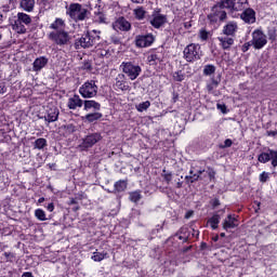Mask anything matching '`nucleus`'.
Returning <instances> with one entry per match:
<instances>
[{
  "label": "nucleus",
  "instance_id": "nucleus-57",
  "mask_svg": "<svg viewBox=\"0 0 277 277\" xmlns=\"http://www.w3.org/2000/svg\"><path fill=\"white\" fill-rule=\"evenodd\" d=\"M192 26H193L192 21L184 23V28L186 29H192Z\"/></svg>",
  "mask_w": 277,
  "mask_h": 277
},
{
  "label": "nucleus",
  "instance_id": "nucleus-4",
  "mask_svg": "<svg viewBox=\"0 0 277 277\" xmlns=\"http://www.w3.org/2000/svg\"><path fill=\"white\" fill-rule=\"evenodd\" d=\"M67 16L71 18L75 23H83L90 18V10L83 8L81 3H70L66 10Z\"/></svg>",
  "mask_w": 277,
  "mask_h": 277
},
{
  "label": "nucleus",
  "instance_id": "nucleus-37",
  "mask_svg": "<svg viewBox=\"0 0 277 277\" xmlns=\"http://www.w3.org/2000/svg\"><path fill=\"white\" fill-rule=\"evenodd\" d=\"M172 79H173V81H176L177 83L185 81V71H183V69L174 71L172 75Z\"/></svg>",
  "mask_w": 277,
  "mask_h": 277
},
{
  "label": "nucleus",
  "instance_id": "nucleus-16",
  "mask_svg": "<svg viewBox=\"0 0 277 277\" xmlns=\"http://www.w3.org/2000/svg\"><path fill=\"white\" fill-rule=\"evenodd\" d=\"M131 28V22H129L124 16H119L115 22H113V29L115 31H129Z\"/></svg>",
  "mask_w": 277,
  "mask_h": 277
},
{
  "label": "nucleus",
  "instance_id": "nucleus-20",
  "mask_svg": "<svg viewBox=\"0 0 277 277\" xmlns=\"http://www.w3.org/2000/svg\"><path fill=\"white\" fill-rule=\"evenodd\" d=\"M111 53H109V49L107 47L103 48L100 43L94 49V60H109Z\"/></svg>",
  "mask_w": 277,
  "mask_h": 277
},
{
  "label": "nucleus",
  "instance_id": "nucleus-33",
  "mask_svg": "<svg viewBox=\"0 0 277 277\" xmlns=\"http://www.w3.org/2000/svg\"><path fill=\"white\" fill-rule=\"evenodd\" d=\"M91 259L95 263H101V261H105V259H109V253H107V251H103V252L95 251L93 252V255L91 256Z\"/></svg>",
  "mask_w": 277,
  "mask_h": 277
},
{
  "label": "nucleus",
  "instance_id": "nucleus-43",
  "mask_svg": "<svg viewBox=\"0 0 277 277\" xmlns=\"http://www.w3.org/2000/svg\"><path fill=\"white\" fill-rule=\"evenodd\" d=\"M149 107H150V101H145L136 105V110L142 113V111H146V109H148Z\"/></svg>",
  "mask_w": 277,
  "mask_h": 277
},
{
  "label": "nucleus",
  "instance_id": "nucleus-12",
  "mask_svg": "<svg viewBox=\"0 0 277 277\" xmlns=\"http://www.w3.org/2000/svg\"><path fill=\"white\" fill-rule=\"evenodd\" d=\"M196 168H198V163L192 164L189 170V175L185 176V181L188 185L189 184L192 185L198 181H205V177L202 176V174H205V169L203 168L196 169Z\"/></svg>",
  "mask_w": 277,
  "mask_h": 277
},
{
  "label": "nucleus",
  "instance_id": "nucleus-32",
  "mask_svg": "<svg viewBox=\"0 0 277 277\" xmlns=\"http://www.w3.org/2000/svg\"><path fill=\"white\" fill-rule=\"evenodd\" d=\"M36 5V0H22L19 3V8L25 12H34V8Z\"/></svg>",
  "mask_w": 277,
  "mask_h": 277
},
{
  "label": "nucleus",
  "instance_id": "nucleus-11",
  "mask_svg": "<svg viewBox=\"0 0 277 277\" xmlns=\"http://www.w3.org/2000/svg\"><path fill=\"white\" fill-rule=\"evenodd\" d=\"M166 23H168V15L161 14V9L156 8L151 13L149 24L151 27H154V29H161Z\"/></svg>",
  "mask_w": 277,
  "mask_h": 277
},
{
  "label": "nucleus",
  "instance_id": "nucleus-34",
  "mask_svg": "<svg viewBox=\"0 0 277 277\" xmlns=\"http://www.w3.org/2000/svg\"><path fill=\"white\" fill-rule=\"evenodd\" d=\"M215 70H217V67L213 64H207L203 66L202 75L203 77H213L215 75Z\"/></svg>",
  "mask_w": 277,
  "mask_h": 277
},
{
  "label": "nucleus",
  "instance_id": "nucleus-53",
  "mask_svg": "<svg viewBox=\"0 0 277 277\" xmlns=\"http://www.w3.org/2000/svg\"><path fill=\"white\" fill-rule=\"evenodd\" d=\"M8 92V87L5 85V82H0V94H5Z\"/></svg>",
  "mask_w": 277,
  "mask_h": 277
},
{
  "label": "nucleus",
  "instance_id": "nucleus-2",
  "mask_svg": "<svg viewBox=\"0 0 277 277\" xmlns=\"http://www.w3.org/2000/svg\"><path fill=\"white\" fill-rule=\"evenodd\" d=\"M237 31H239V24L235 21H229L223 26L220 36L216 38L223 51H230L233 44H235Z\"/></svg>",
  "mask_w": 277,
  "mask_h": 277
},
{
  "label": "nucleus",
  "instance_id": "nucleus-25",
  "mask_svg": "<svg viewBox=\"0 0 277 277\" xmlns=\"http://www.w3.org/2000/svg\"><path fill=\"white\" fill-rule=\"evenodd\" d=\"M147 62L149 66H157V64H161V62H163V53L153 52L147 56Z\"/></svg>",
  "mask_w": 277,
  "mask_h": 277
},
{
  "label": "nucleus",
  "instance_id": "nucleus-45",
  "mask_svg": "<svg viewBox=\"0 0 277 277\" xmlns=\"http://www.w3.org/2000/svg\"><path fill=\"white\" fill-rule=\"evenodd\" d=\"M260 183H267L269 181V173L263 171L259 176Z\"/></svg>",
  "mask_w": 277,
  "mask_h": 277
},
{
  "label": "nucleus",
  "instance_id": "nucleus-7",
  "mask_svg": "<svg viewBox=\"0 0 277 277\" xmlns=\"http://www.w3.org/2000/svg\"><path fill=\"white\" fill-rule=\"evenodd\" d=\"M202 57V51L200 44L190 43L184 48L183 58L188 62V64H194Z\"/></svg>",
  "mask_w": 277,
  "mask_h": 277
},
{
  "label": "nucleus",
  "instance_id": "nucleus-35",
  "mask_svg": "<svg viewBox=\"0 0 277 277\" xmlns=\"http://www.w3.org/2000/svg\"><path fill=\"white\" fill-rule=\"evenodd\" d=\"M133 15L136 21H144L146 18V10H144V6H138L133 10Z\"/></svg>",
  "mask_w": 277,
  "mask_h": 277
},
{
  "label": "nucleus",
  "instance_id": "nucleus-13",
  "mask_svg": "<svg viewBox=\"0 0 277 277\" xmlns=\"http://www.w3.org/2000/svg\"><path fill=\"white\" fill-rule=\"evenodd\" d=\"M251 44L256 51H261L267 44V36L264 35L263 30L255 29L252 32Z\"/></svg>",
  "mask_w": 277,
  "mask_h": 277
},
{
  "label": "nucleus",
  "instance_id": "nucleus-55",
  "mask_svg": "<svg viewBox=\"0 0 277 277\" xmlns=\"http://www.w3.org/2000/svg\"><path fill=\"white\" fill-rule=\"evenodd\" d=\"M66 129L69 133H75V131H77V128L75 127V124H67Z\"/></svg>",
  "mask_w": 277,
  "mask_h": 277
},
{
  "label": "nucleus",
  "instance_id": "nucleus-22",
  "mask_svg": "<svg viewBox=\"0 0 277 277\" xmlns=\"http://www.w3.org/2000/svg\"><path fill=\"white\" fill-rule=\"evenodd\" d=\"M115 90H120L121 92H128V90H131V87L129 85V82L124 80V74H120L115 82Z\"/></svg>",
  "mask_w": 277,
  "mask_h": 277
},
{
  "label": "nucleus",
  "instance_id": "nucleus-38",
  "mask_svg": "<svg viewBox=\"0 0 277 277\" xmlns=\"http://www.w3.org/2000/svg\"><path fill=\"white\" fill-rule=\"evenodd\" d=\"M34 148H36L37 150H42V148L47 147V138L44 137H40L37 138L34 143H32Z\"/></svg>",
  "mask_w": 277,
  "mask_h": 277
},
{
  "label": "nucleus",
  "instance_id": "nucleus-51",
  "mask_svg": "<svg viewBox=\"0 0 277 277\" xmlns=\"http://www.w3.org/2000/svg\"><path fill=\"white\" fill-rule=\"evenodd\" d=\"M216 108L220 109V111H222V114H228L226 104H216Z\"/></svg>",
  "mask_w": 277,
  "mask_h": 277
},
{
  "label": "nucleus",
  "instance_id": "nucleus-39",
  "mask_svg": "<svg viewBox=\"0 0 277 277\" xmlns=\"http://www.w3.org/2000/svg\"><path fill=\"white\" fill-rule=\"evenodd\" d=\"M198 38L201 40V42H207L209 38H211V32L208 31L207 28L199 29Z\"/></svg>",
  "mask_w": 277,
  "mask_h": 277
},
{
  "label": "nucleus",
  "instance_id": "nucleus-10",
  "mask_svg": "<svg viewBox=\"0 0 277 277\" xmlns=\"http://www.w3.org/2000/svg\"><path fill=\"white\" fill-rule=\"evenodd\" d=\"M24 25H31V16L27 13H17V19L13 25V29L18 34H27V28Z\"/></svg>",
  "mask_w": 277,
  "mask_h": 277
},
{
  "label": "nucleus",
  "instance_id": "nucleus-29",
  "mask_svg": "<svg viewBox=\"0 0 277 277\" xmlns=\"http://www.w3.org/2000/svg\"><path fill=\"white\" fill-rule=\"evenodd\" d=\"M82 105L84 111H90V109H94V111H101V103L94 100H85L83 101Z\"/></svg>",
  "mask_w": 277,
  "mask_h": 277
},
{
  "label": "nucleus",
  "instance_id": "nucleus-56",
  "mask_svg": "<svg viewBox=\"0 0 277 277\" xmlns=\"http://www.w3.org/2000/svg\"><path fill=\"white\" fill-rule=\"evenodd\" d=\"M172 101H173V103H176L179 101V93H176V92L172 93Z\"/></svg>",
  "mask_w": 277,
  "mask_h": 277
},
{
  "label": "nucleus",
  "instance_id": "nucleus-23",
  "mask_svg": "<svg viewBox=\"0 0 277 277\" xmlns=\"http://www.w3.org/2000/svg\"><path fill=\"white\" fill-rule=\"evenodd\" d=\"M129 186V180H119L115 182L114 189L109 192V194H122V192H127V187Z\"/></svg>",
  "mask_w": 277,
  "mask_h": 277
},
{
  "label": "nucleus",
  "instance_id": "nucleus-36",
  "mask_svg": "<svg viewBox=\"0 0 277 277\" xmlns=\"http://www.w3.org/2000/svg\"><path fill=\"white\" fill-rule=\"evenodd\" d=\"M94 23H98L100 25L107 23V17L105 16V13L101 11V9L94 12Z\"/></svg>",
  "mask_w": 277,
  "mask_h": 277
},
{
  "label": "nucleus",
  "instance_id": "nucleus-5",
  "mask_svg": "<svg viewBox=\"0 0 277 277\" xmlns=\"http://www.w3.org/2000/svg\"><path fill=\"white\" fill-rule=\"evenodd\" d=\"M103 140V134L101 132L89 133L84 137L81 138L78 148L80 153H88L90 148H94L98 142Z\"/></svg>",
  "mask_w": 277,
  "mask_h": 277
},
{
  "label": "nucleus",
  "instance_id": "nucleus-59",
  "mask_svg": "<svg viewBox=\"0 0 277 277\" xmlns=\"http://www.w3.org/2000/svg\"><path fill=\"white\" fill-rule=\"evenodd\" d=\"M68 205H79V202L77 201V199L75 198H70V200L68 201Z\"/></svg>",
  "mask_w": 277,
  "mask_h": 277
},
{
  "label": "nucleus",
  "instance_id": "nucleus-46",
  "mask_svg": "<svg viewBox=\"0 0 277 277\" xmlns=\"http://www.w3.org/2000/svg\"><path fill=\"white\" fill-rule=\"evenodd\" d=\"M267 36H268V40H271L272 42H276L277 40L276 29H269L267 31Z\"/></svg>",
  "mask_w": 277,
  "mask_h": 277
},
{
  "label": "nucleus",
  "instance_id": "nucleus-14",
  "mask_svg": "<svg viewBox=\"0 0 277 277\" xmlns=\"http://www.w3.org/2000/svg\"><path fill=\"white\" fill-rule=\"evenodd\" d=\"M134 43L137 49H148V47H153L155 43V35L150 32L145 35H137L135 37Z\"/></svg>",
  "mask_w": 277,
  "mask_h": 277
},
{
  "label": "nucleus",
  "instance_id": "nucleus-15",
  "mask_svg": "<svg viewBox=\"0 0 277 277\" xmlns=\"http://www.w3.org/2000/svg\"><path fill=\"white\" fill-rule=\"evenodd\" d=\"M258 161L260 163H268V161H272L273 168H277V150L267 148L266 151H262L258 156Z\"/></svg>",
  "mask_w": 277,
  "mask_h": 277
},
{
  "label": "nucleus",
  "instance_id": "nucleus-58",
  "mask_svg": "<svg viewBox=\"0 0 277 277\" xmlns=\"http://www.w3.org/2000/svg\"><path fill=\"white\" fill-rule=\"evenodd\" d=\"M22 277H34V273L25 272V273L22 274Z\"/></svg>",
  "mask_w": 277,
  "mask_h": 277
},
{
  "label": "nucleus",
  "instance_id": "nucleus-60",
  "mask_svg": "<svg viewBox=\"0 0 277 277\" xmlns=\"http://www.w3.org/2000/svg\"><path fill=\"white\" fill-rule=\"evenodd\" d=\"M207 248H208L207 242H201L200 249H201V250H207Z\"/></svg>",
  "mask_w": 277,
  "mask_h": 277
},
{
  "label": "nucleus",
  "instance_id": "nucleus-50",
  "mask_svg": "<svg viewBox=\"0 0 277 277\" xmlns=\"http://www.w3.org/2000/svg\"><path fill=\"white\" fill-rule=\"evenodd\" d=\"M163 181H166L167 185L172 183V173H162Z\"/></svg>",
  "mask_w": 277,
  "mask_h": 277
},
{
  "label": "nucleus",
  "instance_id": "nucleus-62",
  "mask_svg": "<svg viewBox=\"0 0 277 277\" xmlns=\"http://www.w3.org/2000/svg\"><path fill=\"white\" fill-rule=\"evenodd\" d=\"M79 209H81V207H79L78 205L75 206V207L72 208L74 213H77V211H79Z\"/></svg>",
  "mask_w": 277,
  "mask_h": 277
},
{
  "label": "nucleus",
  "instance_id": "nucleus-6",
  "mask_svg": "<svg viewBox=\"0 0 277 277\" xmlns=\"http://www.w3.org/2000/svg\"><path fill=\"white\" fill-rule=\"evenodd\" d=\"M48 39L56 44V47H66L70 44V34L66 29L53 30L48 34Z\"/></svg>",
  "mask_w": 277,
  "mask_h": 277
},
{
  "label": "nucleus",
  "instance_id": "nucleus-42",
  "mask_svg": "<svg viewBox=\"0 0 277 277\" xmlns=\"http://www.w3.org/2000/svg\"><path fill=\"white\" fill-rule=\"evenodd\" d=\"M3 256L5 258V263H14L16 261V253L14 252H4Z\"/></svg>",
  "mask_w": 277,
  "mask_h": 277
},
{
  "label": "nucleus",
  "instance_id": "nucleus-30",
  "mask_svg": "<svg viewBox=\"0 0 277 277\" xmlns=\"http://www.w3.org/2000/svg\"><path fill=\"white\" fill-rule=\"evenodd\" d=\"M50 29H53V31L66 29V22L61 17H56L54 22L50 25Z\"/></svg>",
  "mask_w": 277,
  "mask_h": 277
},
{
  "label": "nucleus",
  "instance_id": "nucleus-18",
  "mask_svg": "<svg viewBox=\"0 0 277 277\" xmlns=\"http://www.w3.org/2000/svg\"><path fill=\"white\" fill-rule=\"evenodd\" d=\"M222 226H223V230H230L232 228H237V226H239V219L236 214H228L223 223H222Z\"/></svg>",
  "mask_w": 277,
  "mask_h": 277
},
{
  "label": "nucleus",
  "instance_id": "nucleus-52",
  "mask_svg": "<svg viewBox=\"0 0 277 277\" xmlns=\"http://www.w3.org/2000/svg\"><path fill=\"white\" fill-rule=\"evenodd\" d=\"M210 205L212 207V209H216V207H220L221 202L219 198H214L210 201Z\"/></svg>",
  "mask_w": 277,
  "mask_h": 277
},
{
  "label": "nucleus",
  "instance_id": "nucleus-64",
  "mask_svg": "<svg viewBox=\"0 0 277 277\" xmlns=\"http://www.w3.org/2000/svg\"><path fill=\"white\" fill-rule=\"evenodd\" d=\"M212 240H213V241H220V236H219V235L214 236V237L212 238Z\"/></svg>",
  "mask_w": 277,
  "mask_h": 277
},
{
  "label": "nucleus",
  "instance_id": "nucleus-48",
  "mask_svg": "<svg viewBox=\"0 0 277 277\" xmlns=\"http://www.w3.org/2000/svg\"><path fill=\"white\" fill-rule=\"evenodd\" d=\"M82 70H88L89 72L93 70L92 63L90 61H85L82 64Z\"/></svg>",
  "mask_w": 277,
  "mask_h": 277
},
{
  "label": "nucleus",
  "instance_id": "nucleus-63",
  "mask_svg": "<svg viewBox=\"0 0 277 277\" xmlns=\"http://www.w3.org/2000/svg\"><path fill=\"white\" fill-rule=\"evenodd\" d=\"M181 187H183V182H177V183H176V188H177V189H181Z\"/></svg>",
  "mask_w": 277,
  "mask_h": 277
},
{
  "label": "nucleus",
  "instance_id": "nucleus-24",
  "mask_svg": "<svg viewBox=\"0 0 277 277\" xmlns=\"http://www.w3.org/2000/svg\"><path fill=\"white\" fill-rule=\"evenodd\" d=\"M47 64H49V58L47 56L37 57L32 63V70L35 72H40Z\"/></svg>",
  "mask_w": 277,
  "mask_h": 277
},
{
  "label": "nucleus",
  "instance_id": "nucleus-27",
  "mask_svg": "<svg viewBox=\"0 0 277 277\" xmlns=\"http://www.w3.org/2000/svg\"><path fill=\"white\" fill-rule=\"evenodd\" d=\"M220 220H222V216H220V211H217L214 212L210 219H208L207 224L210 225L212 230H217V228H220Z\"/></svg>",
  "mask_w": 277,
  "mask_h": 277
},
{
  "label": "nucleus",
  "instance_id": "nucleus-28",
  "mask_svg": "<svg viewBox=\"0 0 277 277\" xmlns=\"http://www.w3.org/2000/svg\"><path fill=\"white\" fill-rule=\"evenodd\" d=\"M220 83H222V76L219 75L216 78H215V76H212L211 79H210V83H208L206 85L207 91L209 92V94H212L213 90L219 88Z\"/></svg>",
  "mask_w": 277,
  "mask_h": 277
},
{
  "label": "nucleus",
  "instance_id": "nucleus-41",
  "mask_svg": "<svg viewBox=\"0 0 277 277\" xmlns=\"http://www.w3.org/2000/svg\"><path fill=\"white\" fill-rule=\"evenodd\" d=\"M35 217H37V220H39V222H47V212H44V210H42L40 208L36 209Z\"/></svg>",
  "mask_w": 277,
  "mask_h": 277
},
{
  "label": "nucleus",
  "instance_id": "nucleus-3",
  "mask_svg": "<svg viewBox=\"0 0 277 277\" xmlns=\"http://www.w3.org/2000/svg\"><path fill=\"white\" fill-rule=\"evenodd\" d=\"M101 44V30H87L81 38L75 40L74 47L76 51L79 49H92Z\"/></svg>",
  "mask_w": 277,
  "mask_h": 277
},
{
  "label": "nucleus",
  "instance_id": "nucleus-49",
  "mask_svg": "<svg viewBox=\"0 0 277 277\" xmlns=\"http://www.w3.org/2000/svg\"><path fill=\"white\" fill-rule=\"evenodd\" d=\"M252 47V41L246 42L241 45L242 53H248L250 51V48Z\"/></svg>",
  "mask_w": 277,
  "mask_h": 277
},
{
  "label": "nucleus",
  "instance_id": "nucleus-17",
  "mask_svg": "<svg viewBox=\"0 0 277 277\" xmlns=\"http://www.w3.org/2000/svg\"><path fill=\"white\" fill-rule=\"evenodd\" d=\"M240 18L247 25H254V23H256V11L252 8H247L240 14Z\"/></svg>",
  "mask_w": 277,
  "mask_h": 277
},
{
  "label": "nucleus",
  "instance_id": "nucleus-54",
  "mask_svg": "<svg viewBox=\"0 0 277 277\" xmlns=\"http://www.w3.org/2000/svg\"><path fill=\"white\" fill-rule=\"evenodd\" d=\"M45 209H47L50 213H53V211H55V203H53V202L48 203V206L45 207Z\"/></svg>",
  "mask_w": 277,
  "mask_h": 277
},
{
  "label": "nucleus",
  "instance_id": "nucleus-44",
  "mask_svg": "<svg viewBox=\"0 0 277 277\" xmlns=\"http://www.w3.org/2000/svg\"><path fill=\"white\" fill-rule=\"evenodd\" d=\"M207 173H208V179H209L210 183L215 182V174H217V173L215 172V169H213V168H211V167H208Z\"/></svg>",
  "mask_w": 277,
  "mask_h": 277
},
{
  "label": "nucleus",
  "instance_id": "nucleus-1",
  "mask_svg": "<svg viewBox=\"0 0 277 277\" xmlns=\"http://www.w3.org/2000/svg\"><path fill=\"white\" fill-rule=\"evenodd\" d=\"M238 3V5H237ZM248 3V0H220L216 1L210 9V13L207 15V21L210 27L213 29H220L222 23L228 21V10L229 14H235V12H241L243 10V4Z\"/></svg>",
  "mask_w": 277,
  "mask_h": 277
},
{
  "label": "nucleus",
  "instance_id": "nucleus-31",
  "mask_svg": "<svg viewBox=\"0 0 277 277\" xmlns=\"http://www.w3.org/2000/svg\"><path fill=\"white\" fill-rule=\"evenodd\" d=\"M101 118H103V114L95 111L87 114L82 119L84 120V122H89L90 124H92V122H97V120H101Z\"/></svg>",
  "mask_w": 277,
  "mask_h": 277
},
{
  "label": "nucleus",
  "instance_id": "nucleus-40",
  "mask_svg": "<svg viewBox=\"0 0 277 277\" xmlns=\"http://www.w3.org/2000/svg\"><path fill=\"white\" fill-rule=\"evenodd\" d=\"M142 198V190H134L129 193V200L130 202H135L137 203V201Z\"/></svg>",
  "mask_w": 277,
  "mask_h": 277
},
{
  "label": "nucleus",
  "instance_id": "nucleus-47",
  "mask_svg": "<svg viewBox=\"0 0 277 277\" xmlns=\"http://www.w3.org/2000/svg\"><path fill=\"white\" fill-rule=\"evenodd\" d=\"M230 146H233V140L226 138V140L224 141V144H220V145H219V148H222V149H224V148H230Z\"/></svg>",
  "mask_w": 277,
  "mask_h": 277
},
{
  "label": "nucleus",
  "instance_id": "nucleus-21",
  "mask_svg": "<svg viewBox=\"0 0 277 277\" xmlns=\"http://www.w3.org/2000/svg\"><path fill=\"white\" fill-rule=\"evenodd\" d=\"M67 107L68 109H78L83 107V100L78 94H74L67 101Z\"/></svg>",
  "mask_w": 277,
  "mask_h": 277
},
{
  "label": "nucleus",
  "instance_id": "nucleus-61",
  "mask_svg": "<svg viewBox=\"0 0 277 277\" xmlns=\"http://www.w3.org/2000/svg\"><path fill=\"white\" fill-rule=\"evenodd\" d=\"M132 3H138V4H142L144 3V0H131Z\"/></svg>",
  "mask_w": 277,
  "mask_h": 277
},
{
  "label": "nucleus",
  "instance_id": "nucleus-9",
  "mask_svg": "<svg viewBox=\"0 0 277 277\" xmlns=\"http://www.w3.org/2000/svg\"><path fill=\"white\" fill-rule=\"evenodd\" d=\"M82 98H94L98 94V85L95 80H88L79 88Z\"/></svg>",
  "mask_w": 277,
  "mask_h": 277
},
{
  "label": "nucleus",
  "instance_id": "nucleus-19",
  "mask_svg": "<svg viewBox=\"0 0 277 277\" xmlns=\"http://www.w3.org/2000/svg\"><path fill=\"white\" fill-rule=\"evenodd\" d=\"M43 118L49 124H51V122H57L60 118V108H57V106L48 107Z\"/></svg>",
  "mask_w": 277,
  "mask_h": 277
},
{
  "label": "nucleus",
  "instance_id": "nucleus-8",
  "mask_svg": "<svg viewBox=\"0 0 277 277\" xmlns=\"http://www.w3.org/2000/svg\"><path fill=\"white\" fill-rule=\"evenodd\" d=\"M120 68L131 81H135L142 75V67L133 62H122Z\"/></svg>",
  "mask_w": 277,
  "mask_h": 277
},
{
  "label": "nucleus",
  "instance_id": "nucleus-26",
  "mask_svg": "<svg viewBox=\"0 0 277 277\" xmlns=\"http://www.w3.org/2000/svg\"><path fill=\"white\" fill-rule=\"evenodd\" d=\"M174 237H177L182 243H187L189 241V229L187 227H181L175 234Z\"/></svg>",
  "mask_w": 277,
  "mask_h": 277
}]
</instances>
